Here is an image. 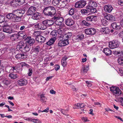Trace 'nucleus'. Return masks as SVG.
Masks as SVG:
<instances>
[{
  "label": "nucleus",
  "instance_id": "nucleus-28",
  "mask_svg": "<svg viewBox=\"0 0 123 123\" xmlns=\"http://www.w3.org/2000/svg\"><path fill=\"white\" fill-rule=\"evenodd\" d=\"M97 5L96 2L94 1H91L89 2L88 6H87L93 7H96Z\"/></svg>",
  "mask_w": 123,
  "mask_h": 123
},
{
  "label": "nucleus",
  "instance_id": "nucleus-46",
  "mask_svg": "<svg viewBox=\"0 0 123 123\" xmlns=\"http://www.w3.org/2000/svg\"><path fill=\"white\" fill-rule=\"evenodd\" d=\"M89 69L87 67H84L82 68V70L83 71L84 73H86Z\"/></svg>",
  "mask_w": 123,
  "mask_h": 123
},
{
  "label": "nucleus",
  "instance_id": "nucleus-19",
  "mask_svg": "<svg viewBox=\"0 0 123 123\" xmlns=\"http://www.w3.org/2000/svg\"><path fill=\"white\" fill-rule=\"evenodd\" d=\"M56 38L54 37L51 38L50 40L46 43V44L48 45H51L53 44L55 41Z\"/></svg>",
  "mask_w": 123,
  "mask_h": 123
},
{
  "label": "nucleus",
  "instance_id": "nucleus-61",
  "mask_svg": "<svg viewBox=\"0 0 123 123\" xmlns=\"http://www.w3.org/2000/svg\"><path fill=\"white\" fill-rule=\"evenodd\" d=\"M80 107H78V108H83L85 106V105L83 103H80Z\"/></svg>",
  "mask_w": 123,
  "mask_h": 123
},
{
  "label": "nucleus",
  "instance_id": "nucleus-33",
  "mask_svg": "<svg viewBox=\"0 0 123 123\" xmlns=\"http://www.w3.org/2000/svg\"><path fill=\"white\" fill-rule=\"evenodd\" d=\"M60 2L59 0H53L52 3L54 6H57L59 5H60Z\"/></svg>",
  "mask_w": 123,
  "mask_h": 123
},
{
  "label": "nucleus",
  "instance_id": "nucleus-32",
  "mask_svg": "<svg viewBox=\"0 0 123 123\" xmlns=\"http://www.w3.org/2000/svg\"><path fill=\"white\" fill-rule=\"evenodd\" d=\"M20 35L18 33L17 34H13L11 36V37L14 40H16L19 38Z\"/></svg>",
  "mask_w": 123,
  "mask_h": 123
},
{
  "label": "nucleus",
  "instance_id": "nucleus-26",
  "mask_svg": "<svg viewBox=\"0 0 123 123\" xmlns=\"http://www.w3.org/2000/svg\"><path fill=\"white\" fill-rule=\"evenodd\" d=\"M56 24L55 25L56 26H57V28H58V30H59L60 31H61V29L62 28H65V25L64 24H52L51 25H52L53 24Z\"/></svg>",
  "mask_w": 123,
  "mask_h": 123
},
{
  "label": "nucleus",
  "instance_id": "nucleus-1",
  "mask_svg": "<svg viewBox=\"0 0 123 123\" xmlns=\"http://www.w3.org/2000/svg\"><path fill=\"white\" fill-rule=\"evenodd\" d=\"M25 44L23 42H20L17 45V47L22 52L25 53L29 51L31 48V46L29 44Z\"/></svg>",
  "mask_w": 123,
  "mask_h": 123
},
{
  "label": "nucleus",
  "instance_id": "nucleus-37",
  "mask_svg": "<svg viewBox=\"0 0 123 123\" xmlns=\"http://www.w3.org/2000/svg\"><path fill=\"white\" fill-rule=\"evenodd\" d=\"M117 62L120 65H123V57H119L117 60Z\"/></svg>",
  "mask_w": 123,
  "mask_h": 123
},
{
  "label": "nucleus",
  "instance_id": "nucleus-16",
  "mask_svg": "<svg viewBox=\"0 0 123 123\" xmlns=\"http://www.w3.org/2000/svg\"><path fill=\"white\" fill-rule=\"evenodd\" d=\"M36 11V8L33 6L30 7L27 11L28 14L30 15L33 14Z\"/></svg>",
  "mask_w": 123,
  "mask_h": 123
},
{
  "label": "nucleus",
  "instance_id": "nucleus-13",
  "mask_svg": "<svg viewBox=\"0 0 123 123\" xmlns=\"http://www.w3.org/2000/svg\"><path fill=\"white\" fill-rule=\"evenodd\" d=\"M104 9L106 12L110 13L112 10L113 8L111 5H106L104 6Z\"/></svg>",
  "mask_w": 123,
  "mask_h": 123
},
{
  "label": "nucleus",
  "instance_id": "nucleus-50",
  "mask_svg": "<svg viewBox=\"0 0 123 123\" xmlns=\"http://www.w3.org/2000/svg\"><path fill=\"white\" fill-rule=\"evenodd\" d=\"M5 36L4 33L2 32H0V41H1L5 38Z\"/></svg>",
  "mask_w": 123,
  "mask_h": 123
},
{
  "label": "nucleus",
  "instance_id": "nucleus-34",
  "mask_svg": "<svg viewBox=\"0 0 123 123\" xmlns=\"http://www.w3.org/2000/svg\"><path fill=\"white\" fill-rule=\"evenodd\" d=\"M25 0H13V2L19 3L21 5L25 3Z\"/></svg>",
  "mask_w": 123,
  "mask_h": 123
},
{
  "label": "nucleus",
  "instance_id": "nucleus-44",
  "mask_svg": "<svg viewBox=\"0 0 123 123\" xmlns=\"http://www.w3.org/2000/svg\"><path fill=\"white\" fill-rule=\"evenodd\" d=\"M74 22V20L70 18H68L66 19L65 21V23H73Z\"/></svg>",
  "mask_w": 123,
  "mask_h": 123
},
{
  "label": "nucleus",
  "instance_id": "nucleus-18",
  "mask_svg": "<svg viewBox=\"0 0 123 123\" xmlns=\"http://www.w3.org/2000/svg\"><path fill=\"white\" fill-rule=\"evenodd\" d=\"M103 52L107 56L111 55L112 53L111 50L108 48H104L103 51Z\"/></svg>",
  "mask_w": 123,
  "mask_h": 123
},
{
  "label": "nucleus",
  "instance_id": "nucleus-6",
  "mask_svg": "<svg viewBox=\"0 0 123 123\" xmlns=\"http://www.w3.org/2000/svg\"><path fill=\"white\" fill-rule=\"evenodd\" d=\"M86 4V1L83 0H80L75 3L74 6L76 8H82L84 7Z\"/></svg>",
  "mask_w": 123,
  "mask_h": 123
},
{
  "label": "nucleus",
  "instance_id": "nucleus-52",
  "mask_svg": "<svg viewBox=\"0 0 123 123\" xmlns=\"http://www.w3.org/2000/svg\"><path fill=\"white\" fill-rule=\"evenodd\" d=\"M29 27L28 26H27L26 24H25L24 25L22 26L20 28V30H22L25 28L26 29L28 27Z\"/></svg>",
  "mask_w": 123,
  "mask_h": 123
},
{
  "label": "nucleus",
  "instance_id": "nucleus-15",
  "mask_svg": "<svg viewBox=\"0 0 123 123\" xmlns=\"http://www.w3.org/2000/svg\"><path fill=\"white\" fill-rule=\"evenodd\" d=\"M69 43L67 39L64 40L62 41H59L58 44V46L61 47L64 46Z\"/></svg>",
  "mask_w": 123,
  "mask_h": 123
},
{
  "label": "nucleus",
  "instance_id": "nucleus-8",
  "mask_svg": "<svg viewBox=\"0 0 123 123\" xmlns=\"http://www.w3.org/2000/svg\"><path fill=\"white\" fill-rule=\"evenodd\" d=\"M25 12V11L23 10H14L13 12L15 16H18L22 17V14Z\"/></svg>",
  "mask_w": 123,
  "mask_h": 123
},
{
  "label": "nucleus",
  "instance_id": "nucleus-59",
  "mask_svg": "<svg viewBox=\"0 0 123 123\" xmlns=\"http://www.w3.org/2000/svg\"><path fill=\"white\" fill-rule=\"evenodd\" d=\"M111 25L113 29H115V27L116 28L117 26L118 25H117L116 24H111Z\"/></svg>",
  "mask_w": 123,
  "mask_h": 123
},
{
  "label": "nucleus",
  "instance_id": "nucleus-57",
  "mask_svg": "<svg viewBox=\"0 0 123 123\" xmlns=\"http://www.w3.org/2000/svg\"><path fill=\"white\" fill-rule=\"evenodd\" d=\"M43 0L44 3L47 4L50 3L51 0Z\"/></svg>",
  "mask_w": 123,
  "mask_h": 123
},
{
  "label": "nucleus",
  "instance_id": "nucleus-40",
  "mask_svg": "<svg viewBox=\"0 0 123 123\" xmlns=\"http://www.w3.org/2000/svg\"><path fill=\"white\" fill-rule=\"evenodd\" d=\"M41 24L40 29L44 30L47 28V26H46V24Z\"/></svg>",
  "mask_w": 123,
  "mask_h": 123
},
{
  "label": "nucleus",
  "instance_id": "nucleus-53",
  "mask_svg": "<svg viewBox=\"0 0 123 123\" xmlns=\"http://www.w3.org/2000/svg\"><path fill=\"white\" fill-rule=\"evenodd\" d=\"M81 12L83 14H85V13H88V10L85 9H82L81 10Z\"/></svg>",
  "mask_w": 123,
  "mask_h": 123
},
{
  "label": "nucleus",
  "instance_id": "nucleus-30",
  "mask_svg": "<svg viewBox=\"0 0 123 123\" xmlns=\"http://www.w3.org/2000/svg\"><path fill=\"white\" fill-rule=\"evenodd\" d=\"M14 16L13 13V14L12 13H10L6 15V17L8 19H11L12 21V20L13 19L14 17Z\"/></svg>",
  "mask_w": 123,
  "mask_h": 123
},
{
  "label": "nucleus",
  "instance_id": "nucleus-23",
  "mask_svg": "<svg viewBox=\"0 0 123 123\" xmlns=\"http://www.w3.org/2000/svg\"><path fill=\"white\" fill-rule=\"evenodd\" d=\"M40 13L37 12L34 13L32 16V18L34 19L37 20L40 18Z\"/></svg>",
  "mask_w": 123,
  "mask_h": 123
},
{
  "label": "nucleus",
  "instance_id": "nucleus-4",
  "mask_svg": "<svg viewBox=\"0 0 123 123\" xmlns=\"http://www.w3.org/2000/svg\"><path fill=\"white\" fill-rule=\"evenodd\" d=\"M110 91L115 96H119L121 94V91L118 87L112 86L110 87Z\"/></svg>",
  "mask_w": 123,
  "mask_h": 123
},
{
  "label": "nucleus",
  "instance_id": "nucleus-56",
  "mask_svg": "<svg viewBox=\"0 0 123 123\" xmlns=\"http://www.w3.org/2000/svg\"><path fill=\"white\" fill-rule=\"evenodd\" d=\"M81 119L82 120L83 122H86L89 121V120L87 117H83L81 118Z\"/></svg>",
  "mask_w": 123,
  "mask_h": 123
},
{
  "label": "nucleus",
  "instance_id": "nucleus-63",
  "mask_svg": "<svg viewBox=\"0 0 123 123\" xmlns=\"http://www.w3.org/2000/svg\"><path fill=\"white\" fill-rule=\"evenodd\" d=\"M119 5L122 6H123V0H120L118 2Z\"/></svg>",
  "mask_w": 123,
  "mask_h": 123
},
{
  "label": "nucleus",
  "instance_id": "nucleus-14",
  "mask_svg": "<svg viewBox=\"0 0 123 123\" xmlns=\"http://www.w3.org/2000/svg\"><path fill=\"white\" fill-rule=\"evenodd\" d=\"M36 39L38 43H42L44 42L46 38L41 35L38 36V37H36Z\"/></svg>",
  "mask_w": 123,
  "mask_h": 123
},
{
  "label": "nucleus",
  "instance_id": "nucleus-2",
  "mask_svg": "<svg viewBox=\"0 0 123 123\" xmlns=\"http://www.w3.org/2000/svg\"><path fill=\"white\" fill-rule=\"evenodd\" d=\"M56 10L55 8L50 6L45 8L43 10L44 14L45 15L52 16L55 14Z\"/></svg>",
  "mask_w": 123,
  "mask_h": 123
},
{
  "label": "nucleus",
  "instance_id": "nucleus-5",
  "mask_svg": "<svg viewBox=\"0 0 123 123\" xmlns=\"http://www.w3.org/2000/svg\"><path fill=\"white\" fill-rule=\"evenodd\" d=\"M109 46L111 49L118 47L120 45V42L117 40H113L109 42Z\"/></svg>",
  "mask_w": 123,
  "mask_h": 123
},
{
  "label": "nucleus",
  "instance_id": "nucleus-12",
  "mask_svg": "<svg viewBox=\"0 0 123 123\" xmlns=\"http://www.w3.org/2000/svg\"><path fill=\"white\" fill-rule=\"evenodd\" d=\"M17 82L18 85L21 86L26 85L28 83L27 80L23 79L18 80Z\"/></svg>",
  "mask_w": 123,
  "mask_h": 123
},
{
  "label": "nucleus",
  "instance_id": "nucleus-27",
  "mask_svg": "<svg viewBox=\"0 0 123 123\" xmlns=\"http://www.w3.org/2000/svg\"><path fill=\"white\" fill-rule=\"evenodd\" d=\"M21 17L17 16H15L14 17L13 19L12 20V22L15 23L19 22L21 20Z\"/></svg>",
  "mask_w": 123,
  "mask_h": 123
},
{
  "label": "nucleus",
  "instance_id": "nucleus-31",
  "mask_svg": "<svg viewBox=\"0 0 123 123\" xmlns=\"http://www.w3.org/2000/svg\"><path fill=\"white\" fill-rule=\"evenodd\" d=\"M94 16L92 15L88 16L86 18V21L89 22H90V21H92L94 19Z\"/></svg>",
  "mask_w": 123,
  "mask_h": 123
},
{
  "label": "nucleus",
  "instance_id": "nucleus-39",
  "mask_svg": "<svg viewBox=\"0 0 123 123\" xmlns=\"http://www.w3.org/2000/svg\"><path fill=\"white\" fill-rule=\"evenodd\" d=\"M40 32L39 31H34L33 34V36L36 37H38L39 36H40Z\"/></svg>",
  "mask_w": 123,
  "mask_h": 123
},
{
  "label": "nucleus",
  "instance_id": "nucleus-64",
  "mask_svg": "<svg viewBox=\"0 0 123 123\" xmlns=\"http://www.w3.org/2000/svg\"><path fill=\"white\" fill-rule=\"evenodd\" d=\"M59 68H60V66L58 65H56L55 66V69L56 71L58 70L59 69Z\"/></svg>",
  "mask_w": 123,
  "mask_h": 123
},
{
  "label": "nucleus",
  "instance_id": "nucleus-36",
  "mask_svg": "<svg viewBox=\"0 0 123 123\" xmlns=\"http://www.w3.org/2000/svg\"><path fill=\"white\" fill-rule=\"evenodd\" d=\"M84 37V35L82 33H80L76 37V39L81 40L83 39Z\"/></svg>",
  "mask_w": 123,
  "mask_h": 123
},
{
  "label": "nucleus",
  "instance_id": "nucleus-22",
  "mask_svg": "<svg viewBox=\"0 0 123 123\" xmlns=\"http://www.w3.org/2000/svg\"><path fill=\"white\" fill-rule=\"evenodd\" d=\"M72 35L71 33L69 32L64 34L63 37L64 40L67 39L68 42V39L71 37Z\"/></svg>",
  "mask_w": 123,
  "mask_h": 123
},
{
  "label": "nucleus",
  "instance_id": "nucleus-58",
  "mask_svg": "<svg viewBox=\"0 0 123 123\" xmlns=\"http://www.w3.org/2000/svg\"><path fill=\"white\" fill-rule=\"evenodd\" d=\"M41 24H37L36 25H35V27L36 28H38L40 29Z\"/></svg>",
  "mask_w": 123,
  "mask_h": 123
},
{
  "label": "nucleus",
  "instance_id": "nucleus-7",
  "mask_svg": "<svg viewBox=\"0 0 123 123\" xmlns=\"http://www.w3.org/2000/svg\"><path fill=\"white\" fill-rule=\"evenodd\" d=\"M3 31L6 33H11L13 31L11 28V26L7 24L4 25L3 26Z\"/></svg>",
  "mask_w": 123,
  "mask_h": 123
},
{
  "label": "nucleus",
  "instance_id": "nucleus-20",
  "mask_svg": "<svg viewBox=\"0 0 123 123\" xmlns=\"http://www.w3.org/2000/svg\"><path fill=\"white\" fill-rule=\"evenodd\" d=\"M86 9L88 10V12H90L92 13H95L97 11L96 9L93 7L87 6Z\"/></svg>",
  "mask_w": 123,
  "mask_h": 123
},
{
  "label": "nucleus",
  "instance_id": "nucleus-45",
  "mask_svg": "<svg viewBox=\"0 0 123 123\" xmlns=\"http://www.w3.org/2000/svg\"><path fill=\"white\" fill-rule=\"evenodd\" d=\"M20 64H21L22 68H25L29 66L27 64L24 62H21L20 63Z\"/></svg>",
  "mask_w": 123,
  "mask_h": 123
},
{
  "label": "nucleus",
  "instance_id": "nucleus-62",
  "mask_svg": "<svg viewBox=\"0 0 123 123\" xmlns=\"http://www.w3.org/2000/svg\"><path fill=\"white\" fill-rule=\"evenodd\" d=\"M101 22L102 23H106L107 22V21L105 18L101 19Z\"/></svg>",
  "mask_w": 123,
  "mask_h": 123
},
{
  "label": "nucleus",
  "instance_id": "nucleus-47",
  "mask_svg": "<svg viewBox=\"0 0 123 123\" xmlns=\"http://www.w3.org/2000/svg\"><path fill=\"white\" fill-rule=\"evenodd\" d=\"M17 68L16 67H13L11 68V69H10L9 71V73L10 72H15V70L16 71H17L16 70Z\"/></svg>",
  "mask_w": 123,
  "mask_h": 123
},
{
  "label": "nucleus",
  "instance_id": "nucleus-60",
  "mask_svg": "<svg viewBox=\"0 0 123 123\" xmlns=\"http://www.w3.org/2000/svg\"><path fill=\"white\" fill-rule=\"evenodd\" d=\"M115 54L117 55L118 56H121V54H120V51H115L114 53Z\"/></svg>",
  "mask_w": 123,
  "mask_h": 123
},
{
  "label": "nucleus",
  "instance_id": "nucleus-42",
  "mask_svg": "<svg viewBox=\"0 0 123 123\" xmlns=\"http://www.w3.org/2000/svg\"><path fill=\"white\" fill-rule=\"evenodd\" d=\"M2 83L6 85H8L9 83V81L6 79H3L2 81Z\"/></svg>",
  "mask_w": 123,
  "mask_h": 123
},
{
  "label": "nucleus",
  "instance_id": "nucleus-55",
  "mask_svg": "<svg viewBox=\"0 0 123 123\" xmlns=\"http://www.w3.org/2000/svg\"><path fill=\"white\" fill-rule=\"evenodd\" d=\"M32 69L31 68H30L29 69V72L27 74L28 75V76H30L32 74Z\"/></svg>",
  "mask_w": 123,
  "mask_h": 123
},
{
  "label": "nucleus",
  "instance_id": "nucleus-17",
  "mask_svg": "<svg viewBox=\"0 0 123 123\" xmlns=\"http://www.w3.org/2000/svg\"><path fill=\"white\" fill-rule=\"evenodd\" d=\"M104 18L108 20H114L115 19L114 17L108 13H106V15L104 16Z\"/></svg>",
  "mask_w": 123,
  "mask_h": 123
},
{
  "label": "nucleus",
  "instance_id": "nucleus-21",
  "mask_svg": "<svg viewBox=\"0 0 123 123\" xmlns=\"http://www.w3.org/2000/svg\"><path fill=\"white\" fill-rule=\"evenodd\" d=\"M41 50V48L39 45H37L34 48H32V52H34L36 53H37Z\"/></svg>",
  "mask_w": 123,
  "mask_h": 123
},
{
  "label": "nucleus",
  "instance_id": "nucleus-35",
  "mask_svg": "<svg viewBox=\"0 0 123 123\" xmlns=\"http://www.w3.org/2000/svg\"><path fill=\"white\" fill-rule=\"evenodd\" d=\"M50 34L53 37H55L57 35V31L56 30H53L51 32Z\"/></svg>",
  "mask_w": 123,
  "mask_h": 123
},
{
  "label": "nucleus",
  "instance_id": "nucleus-43",
  "mask_svg": "<svg viewBox=\"0 0 123 123\" xmlns=\"http://www.w3.org/2000/svg\"><path fill=\"white\" fill-rule=\"evenodd\" d=\"M5 21V17L2 15H0V23H2Z\"/></svg>",
  "mask_w": 123,
  "mask_h": 123
},
{
  "label": "nucleus",
  "instance_id": "nucleus-48",
  "mask_svg": "<svg viewBox=\"0 0 123 123\" xmlns=\"http://www.w3.org/2000/svg\"><path fill=\"white\" fill-rule=\"evenodd\" d=\"M74 9L73 8L71 9L69 11V14L70 15H73L74 14Z\"/></svg>",
  "mask_w": 123,
  "mask_h": 123
},
{
  "label": "nucleus",
  "instance_id": "nucleus-10",
  "mask_svg": "<svg viewBox=\"0 0 123 123\" xmlns=\"http://www.w3.org/2000/svg\"><path fill=\"white\" fill-rule=\"evenodd\" d=\"M85 32L87 35H93L96 33V31L94 28H87L85 30Z\"/></svg>",
  "mask_w": 123,
  "mask_h": 123
},
{
  "label": "nucleus",
  "instance_id": "nucleus-3",
  "mask_svg": "<svg viewBox=\"0 0 123 123\" xmlns=\"http://www.w3.org/2000/svg\"><path fill=\"white\" fill-rule=\"evenodd\" d=\"M64 19L62 17L58 18L54 17L51 20L46 19L43 21V23H62L64 21Z\"/></svg>",
  "mask_w": 123,
  "mask_h": 123
},
{
  "label": "nucleus",
  "instance_id": "nucleus-41",
  "mask_svg": "<svg viewBox=\"0 0 123 123\" xmlns=\"http://www.w3.org/2000/svg\"><path fill=\"white\" fill-rule=\"evenodd\" d=\"M68 110H64L63 109H62L61 111V112L63 114L66 115V116H68V115L67 114V112Z\"/></svg>",
  "mask_w": 123,
  "mask_h": 123
},
{
  "label": "nucleus",
  "instance_id": "nucleus-11",
  "mask_svg": "<svg viewBox=\"0 0 123 123\" xmlns=\"http://www.w3.org/2000/svg\"><path fill=\"white\" fill-rule=\"evenodd\" d=\"M15 57L17 59H23L26 58L27 57V55L25 53H22L17 54L15 55Z\"/></svg>",
  "mask_w": 123,
  "mask_h": 123
},
{
  "label": "nucleus",
  "instance_id": "nucleus-29",
  "mask_svg": "<svg viewBox=\"0 0 123 123\" xmlns=\"http://www.w3.org/2000/svg\"><path fill=\"white\" fill-rule=\"evenodd\" d=\"M10 74H9V77L12 79H14L18 77V75L17 74H14L13 72L9 73Z\"/></svg>",
  "mask_w": 123,
  "mask_h": 123
},
{
  "label": "nucleus",
  "instance_id": "nucleus-25",
  "mask_svg": "<svg viewBox=\"0 0 123 123\" xmlns=\"http://www.w3.org/2000/svg\"><path fill=\"white\" fill-rule=\"evenodd\" d=\"M68 3L67 0H60V6L64 7Z\"/></svg>",
  "mask_w": 123,
  "mask_h": 123
},
{
  "label": "nucleus",
  "instance_id": "nucleus-54",
  "mask_svg": "<svg viewBox=\"0 0 123 123\" xmlns=\"http://www.w3.org/2000/svg\"><path fill=\"white\" fill-rule=\"evenodd\" d=\"M61 64L63 67H65L67 64L66 61L63 60H61Z\"/></svg>",
  "mask_w": 123,
  "mask_h": 123
},
{
  "label": "nucleus",
  "instance_id": "nucleus-51",
  "mask_svg": "<svg viewBox=\"0 0 123 123\" xmlns=\"http://www.w3.org/2000/svg\"><path fill=\"white\" fill-rule=\"evenodd\" d=\"M31 121L33 122L34 123H41V122L40 121V120L38 119H33L31 120Z\"/></svg>",
  "mask_w": 123,
  "mask_h": 123
},
{
  "label": "nucleus",
  "instance_id": "nucleus-24",
  "mask_svg": "<svg viewBox=\"0 0 123 123\" xmlns=\"http://www.w3.org/2000/svg\"><path fill=\"white\" fill-rule=\"evenodd\" d=\"M102 32L105 34H109L110 32V30L107 27H103L101 29Z\"/></svg>",
  "mask_w": 123,
  "mask_h": 123
},
{
  "label": "nucleus",
  "instance_id": "nucleus-38",
  "mask_svg": "<svg viewBox=\"0 0 123 123\" xmlns=\"http://www.w3.org/2000/svg\"><path fill=\"white\" fill-rule=\"evenodd\" d=\"M11 28H12V30H13V29L14 30H16L18 29L19 27L18 25H16L14 24H11Z\"/></svg>",
  "mask_w": 123,
  "mask_h": 123
},
{
  "label": "nucleus",
  "instance_id": "nucleus-49",
  "mask_svg": "<svg viewBox=\"0 0 123 123\" xmlns=\"http://www.w3.org/2000/svg\"><path fill=\"white\" fill-rule=\"evenodd\" d=\"M63 37H64V35L60 34L59 35L58 37V41H60L64 40Z\"/></svg>",
  "mask_w": 123,
  "mask_h": 123
},
{
  "label": "nucleus",
  "instance_id": "nucleus-9",
  "mask_svg": "<svg viewBox=\"0 0 123 123\" xmlns=\"http://www.w3.org/2000/svg\"><path fill=\"white\" fill-rule=\"evenodd\" d=\"M26 43H28L31 46L35 42V40L33 38H31V37H28L25 39Z\"/></svg>",
  "mask_w": 123,
  "mask_h": 123
}]
</instances>
